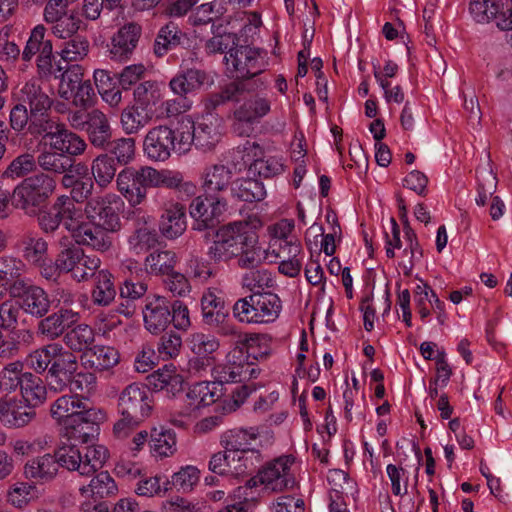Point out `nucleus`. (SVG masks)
<instances>
[{
  "mask_svg": "<svg viewBox=\"0 0 512 512\" xmlns=\"http://www.w3.org/2000/svg\"><path fill=\"white\" fill-rule=\"evenodd\" d=\"M181 182L182 178L178 174L168 170H157L151 166L126 167L116 178L117 190L131 207H137L145 202L149 188L176 189Z\"/></svg>",
  "mask_w": 512,
  "mask_h": 512,
  "instance_id": "1",
  "label": "nucleus"
},
{
  "mask_svg": "<svg viewBox=\"0 0 512 512\" xmlns=\"http://www.w3.org/2000/svg\"><path fill=\"white\" fill-rule=\"evenodd\" d=\"M153 409V392L142 383L129 384L121 392L118 410L121 418L114 424L113 432L118 438H125L147 419Z\"/></svg>",
  "mask_w": 512,
  "mask_h": 512,
  "instance_id": "2",
  "label": "nucleus"
},
{
  "mask_svg": "<svg viewBox=\"0 0 512 512\" xmlns=\"http://www.w3.org/2000/svg\"><path fill=\"white\" fill-rule=\"evenodd\" d=\"M188 122H182L181 118L177 123L159 125L151 128L143 141V151L151 161L164 162L173 153L188 151Z\"/></svg>",
  "mask_w": 512,
  "mask_h": 512,
  "instance_id": "3",
  "label": "nucleus"
},
{
  "mask_svg": "<svg viewBox=\"0 0 512 512\" xmlns=\"http://www.w3.org/2000/svg\"><path fill=\"white\" fill-rule=\"evenodd\" d=\"M258 242V236L246 221L228 223L213 231V242L207 255L215 263L228 262L243 252L244 247Z\"/></svg>",
  "mask_w": 512,
  "mask_h": 512,
  "instance_id": "4",
  "label": "nucleus"
},
{
  "mask_svg": "<svg viewBox=\"0 0 512 512\" xmlns=\"http://www.w3.org/2000/svg\"><path fill=\"white\" fill-rule=\"evenodd\" d=\"M56 189L55 180L46 173H37L25 178L11 195L12 205L29 217H35L46 207Z\"/></svg>",
  "mask_w": 512,
  "mask_h": 512,
  "instance_id": "5",
  "label": "nucleus"
},
{
  "mask_svg": "<svg viewBox=\"0 0 512 512\" xmlns=\"http://www.w3.org/2000/svg\"><path fill=\"white\" fill-rule=\"evenodd\" d=\"M281 308L282 303L276 293L257 290L238 299L233 305L232 312L242 323L263 324L274 322Z\"/></svg>",
  "mask_w": 512,
  "mask_h": 512,
  "instance_id": "6",
  "label": "nucleus"
},
{
  "mask_svg": "<svg viewBox=\"0 0 512 512\" xmlns=\"http://www.w3.org/2000/svg\"><path fill=\"white\" fill-rule=\"evenodd\" d=\"M259 341V335L256 334L238 336L236 346L227 355V364L216 369L217 387L223 383H238L243 380V375L249 373L247 358L258 359L255 350L259 346Z\"/></svg>",
  "mask_w": 512,
  "mask_h": 512,
  "instance_id": "7",
  "label": "nucleus"
},
{
  "mask_svg": "<svg viewBox=\"0 0 512 512\" xmlns=\"http://www.w3.org/2000/svg\"><path fill=\"white\" fill-rule=\"evenodd\" d=\"M33 137L42 136L46 140L45 145L49 150L58 151L69 156H78L87 148L86 142L76 133L65 128L51 119L35 125L29 130Z\"/></svg>",
  "mask_w": 512,
  "mask_h": 512,
  "instance_id": "8",
  "label": "nucleus"
},
{
  "mask_svg": "<svg viewBox=\"0 0 512 512\" xmlns=\"http://www.w3.org/2000/svg\"><path fill=\"white\" fill-rule=\"evenodd\" d=\"M78 211L73 199L67 195L57 197L49 207L36 214L40 230L47 235L55 234L63 225L67 231H74Z\"/></svg>",
  "mask_w": 512,
  "mask_h": 512,
  "instance_id": "9",
  "label": "nucleus"
},
{
  "mask_svg": "<svg viewBox=\"0 0 512 512\" xmlns=\"http://www.w3.org/2000/svg\"><path fill=\"white\" fill-rule=\"evenodd\" d=\"M120 198L114 194L90 198L84 212L94 225H99L106 231L114 233L121 228Z\"/></svg>",
  "mask_w": 512,
  "mask_h": 512,
  "instance_id": "10",
  "label": "nucleus"
},
{
  "mask_svg": "<svg viewBox=\"0 0 512 512\" xmlns=\"http://www.w3.org/2000/svg\"><path fill=\"white\" fill-rule=\"evenodd\" d=\"M227 209V200L224 197H211L208 195L194 198L189 211L194 219L192 229L195 231H207L205 238L210 236L220 222V216Z\"/></svg>",
  "mask_w": 512,
  "mask_h": 512,
  "instance_id": "11",
  "label": "nucleus"
},
{
  "mask_svg": "<svg viewBox=\"0 0 512 512\" xmlns=\"http://www.w3.org/2000/svg\"><path fill=\"white\" fill-rule=\"evenodd\" d=\"M104 414L95 408L83 410L79 416L66 420L65 435L74 443H90L97 438Z\"/></svg>",
  "mask_w": 512,
  "mask_h": 512,
  "instance_id": "12",
  "label": "nucleus"
},
{
  "mask_svg": "<svg viewBox=\"0 0 512 512\" xmlns=\"http://www.w3.org/2000/svg\"><path fill=\"white\" fill-rule=\"evenodd\" d=\"M17 101L29 106V111L32 113V123L29 130L33 129L35 125L44 123L49 120L48 112L53 104L52 99L44 91L42 86L36 80L26 82L17 94Z\"/></svg>",
  "mask_w": 512,
  "mask_h": 512,
  "instance_id": "13",
  "label": "nucleus"
},
{
  "mask_svg": "<svg viewBox=\"0 0 512 512\" xmlns=\"http://www.w3.org/2000/svg\"><path fill=\"white\" fill-rule=\"evenodd\" d=\"M270 111V102L262 97L245 100L235 109L233 130L239 135H249L253 124L258 123Z\"/></svg>",
  "mask_w": 512,
  "mask_h": 512,
  "instance_id": "14",
  "label": "nucleus"
},
{
  "mask_svg": "<svg viewBox=\"0 0 512 512\" xmlns=\"http://www.w3.org/2000/svg\"><path fill=\"white\" fill-rule=\"evenodd\" d=\"M77 369V357L61 345L47 371V381L50 389L55 392L64 391L69 379Z\"/></svg>",
  "mask_w": 512,
  "mask_h": 512,
  "instance_id": "15",
  "label": "nucleus"
},
{
  "mask_svg": "<svg viewBox=\"0 0 512 512\" xmlns=\"http://www.w3.org/2000/svg\"><path fill=\"white\" fill-rule=\"evenodd\" d=\"M142 314L146 330L154 335L162 334L170 325V301L160 295L147 297Z\"/></svg>",
  "mask_w": 512,
  "mask_h": 512,
  "instance_id": "16",
  "label": "nucleus"
},
{
  "mask_svg": "<svg viewBox=\"0 0 512 512\" xmlns=\"http://www.w3.org/2000/svg\"><path fill=\"white\" fill-rule=\"evenodd\" d=\"M195 39H191L187 33L183 32L177 24L169 22L160 28L154 43V53L158 57H163L169 51L182 47L188 51L191 56L197 57L194 48Z\"/></svg>",
  "mask_w": 512,
  "mask_h": 512,
  "instance_id": "17",
  "label": "nucleus"
},
{
  "mask_svg": "<svg viewBox=\"0 0 512 512\" xmlns=\"http://www.w3.org/2000/svg\"><path fill=\"white\" fill-rule=\"evenodd\" d=\"M213 78L203 69L182 68L169 82L172 92L184 99L187 95L200 91L205 85L211 86Z\"/></svg>",
  "mask_w": 512,
  "mask_h": 512,
  "instance_id": "18",
  "label": "nucleus"
},
{
  "mask_svg": "<svg viewBox=\"0 0 512 512\" xmlns=\"http://www.w3.org/2000/svg\"><path fill=\"white\" fill-rule=\"evenodd\" d=\"M202 317L205 324L209 326H221L224 335H232L236 333L233 326L224 325L229 311L226 308L225 301L218 296L215 291L208 290L201 298Z\"/></svg>",
  "mask_w": 512,
  "mask_h": 512,
  "instance_id": "19",
  "label": "nucleus"
},
{
  "mask_svg": "<svg viewBox=\"0 0 512 512\" xmlns=\"http://www.w3.org/2000/svg\"><path fill=\"white\" fill-rule=\"evenodd\" d=\"M12 298L17 299V304L25 313L36 318L44 317L51 307V300L47 292L39 286L28 283Z\"/></svg>",
  "mask_w": 512,
  "mask_h": 512,
  "instance_id": "20",
  "label": "nucleus"
},
{
  "mask_svg": "<svg viewBox=\"0 0 512 512\" xmlns=\"http://www.w3.org/2000/svg\"><path fill=\"white\" fill-rule=\"evenodd\" d=\"M187 228L186 209L179 202L166 203L159 217V233L168 240L179 238Z\"/></svg>",
  "mask_w": 512,
  "mask_h": 512,
  "instance_id": "21",
  "label": "nucleus"
},
{
  "mask_svg": "<svg viewBox=\"0 0 512 512\" xmlns=\"http://www.w3.org/2000/svg\"><path fill=\"white\" fill-rule=\"evenodd\" d=\"M142 33L139 24L130 22L122 26L112 38V45L109 49L111 59L115 61H126L135 50Z\"/></svg>",
  "mask_w": 512,
  "mask_h": 512,
  "instance_id": "22",
  "label": "nucleus"
},
{
  "mask_svg": "<svg viewBox=\"0 0 512 512\" xmlns=\"http://www.w3.org/2000/svg\"><path fill=\"white\" fill-rule=\"evenodd\" d=\"M79 319V314L72 309L61 307L56 312L41 319L38 323V332L48 338L55 340L66 333V330L74 325Z\"/></svg>",
  "mask_w": 512,
  "mask_h": 512,
  "instance_id": "23",
  "label": "nucleus"
},
{
  "mask_svg": "<svg viewBox=\"0 0 512 512\" xmlns=\"http://www.w3.org/2000/svg\"><path fill=\"white\" fill-rule=\"evenodd\" d=\"M36 416L35 408L22 401L0 399V421L11 428L28 425Z\"/></svg>",
  "mask_w": 512,
  "mask_h": 512,
  "instance_id": "24",
  "label": "nucleus"
},
{
  "mask_svg": "<svg viewBox=\"0 0 512 512\" xmlns=\"http://www.w3.org/2000/svg\"><path fill=\"white\" fill-rule=\"evenodd\" d=\"M181 121L188 122V126L190 125L188 129V150L192 144L203 151L211 150L220 141L221 133L213 123L202 121L195 125L189 116H181Z\"/></svg>",
  "mask_w": 512,
  "mask_h": 512,
  "instance_id": "25",
  "label": "nucleus"
},
{
  "mask_svg": "<svg viewBox=\"0 0 512 512\" xmlns=\"http://www.w3.org/2000/svg\"><path fill=\"white\" fill-rule=\"evenodd\" d=\"M24 264L13 257L0 258V288L13 297L27 283L23 277Z\"/></svg>",
  "mask_w": 512,
  "mask_h": 512,
  "instance_id": "26",
  "label": "nucleus"
},
{
  "mask_svg": "<svg viewBox=\"0 0 512 512\" xmlns=\"http://www.w3.org/2000/svg\"><path fill=\"white\" fill-rule=\"evenodd\" d=\"M253 91H255V87H250L247 81L243 79L234 80L222 86L218 92L212 93L207 98L205 107L211 112L228 102H239L244 99L246 92Z\"/></svg>",
  "mask_w": 512,
  "mask_h": 512,
  "instance_id": "27",
  "label": "nucleus"
},
{
  "mask_svg": "<svg viewBox=\"0 0 512 512\" xmlns=\"http://www.w3.org/2000/svg\"><path fill=\"white\" fill-rule=\"evenodd\" d=\"M72 233L78 244L91 246L97 251L105 252L112 246L110 232L99 225L76 224Z\"/></svg>",
  "mask_w": 512,
  "mask_h": 512,
  "instance_id": "28",
  "label": "nucleus"
},
{
  "mask_svg": "<svg viewBox=\"0 0 512 512\" xmlns=\"http://www.w3.org/2000/svg\"><path fill=\"white\" fill-rule=\"evenodd\" d=\"M258 483L263 485L262 491L264 493L282 491L287 487V482H245L234 492V497L238 499V502L227 505L218 512H247L246 503L255 499L253 490L258 486Z\"/></svg>",
  "mask_w": 512,
  "mask_h": 512,
  "instance_id": "29",
  "label": "nucleus"
},
{
  "mask_svg": "<svg viewBox=\"0 0 512 512\" xmlns=\"http://www.w3.org/2000/svg\"><path fill=\"white\" fill-rule=\"evenodd\" d=\"M232 171L223 164L206 167L202 178L205 194L211 197H222L220 194L231 187Z\"/></svg>",
  "mask_w": 512,
  "mask_h": 512,
  "instance_id": "30",
  "label": "nucleus"
},
{
  "mask_svg": "<svg viewBox=\"0 0 512 512\" xmlns=\"http://www.w3.org/2000/svg\"><path fill=\"white\" fill-rule=\"evenodd\" d=\"M217 383L198 382L192 385L185 394L186 405L181 414L189 415L195 409L210 405L216 401Z\"/></svg>",
  "mask_w": 512,
  "mask_h": 512,
  "instance_id": "31",
  "label": "nucleus"
},
{
  "mask_svg": "<svg viewBox=\"0 0 512 512\" xmlns=\"http://www.w3.org/2000/svg\"><path fill=\"white\" fill-rule=\"evenodd\" d=\"M18 247L23 259L32 266L41 263L48 256V242L33 231L20 237Z\"/></svg>",
  "mask_w": 512,
  "mask_h": 512,
  "instance_id": "32",
  "label": "nucleus"
},
{
  "mask_svg": "<svg viewBox=\"0 0 512 512\" xmlns=\"http://www.w3.org/2000/svg\"><path fill=\"white\" fill-rule=\"evenodd\" d=\"M95 148H105L112 138V128L107 116L99 109H92V117L84 130Z\"/></svg>",
  "mask_w": 512,
  "mask_h": 512,
  "instance_id": "33",
  "label": "nucleus"
},
{
  "mask_svg": "<svg viewBox=\"0 0 512 512\" xmlns=\"http://www.w3.org/2000/svg\"><path fill=\"white\" fill-rule=\"evenodd\" d=\"M83 364L97 371L114 367L119 362L118 351L110 346L96 345L81 355Z\"/></svg>",
  "mask_w": 512,
  "mask_h": 512,
  "instance_id": "34",
  "label": "nucleus"
},
{
  "mask_svg": "<svg viewBox=\"0 0 512 512\" xmlns=\"http://www.w3.org/2000/svg\"><path fill=\"white\" fill-rule=\"evenodd\" d=\"M208 468L211 472L222 477L240 478L247 473L244 463L237 462L236 457L227 451L217 452L212 455Z\"/></svg>",
  "mask_w": 512,
  "mask_h": 512,
  "instance_id": "35",
  "label": "nucleus"
},
{
  "mask_svg": "<svg viewBox=\"0 0 512 512\" xmlns=\"http://www.w3.org/2000/svg\"><path fill=\"white\" fill-rule=\"evenodd\" d=\"M88 408V403L79 399L78 396L63 395L51 405L50 412L55 420L62 422L66 427V420H72Z\"/></svg>",
  "mask_w": 512,
  "mask_h": 512,
  "instance_id": "36",
  "label": "nucleus"
},
{
  "mask_svg": "<svg viewBox=\"0 0 512 512\" xmlns=\"http://www.w3.org/2000/svg\"><path fill=\"white\" fill-rule=\"evenodd\" d=\"M231 194L244 202H260L266 197L264 184L255 178H238L231 183Z\"/></svg>",
  "mask_w": 512,
  "mask_h": 512,
  "instance_id": "37",
  "label": "nucleus"
},
{
  "mask_svg": "<svg viewBox=\"0 0 512 512\" xmlns=\"http://www.w3.org/2000/svg\"><path fill=\"white\" fill-rule=\"evenodd\" d=\"M101 150L118 166H127L135 158L136 141L131 137L111 138L109 144Z\"/></svg>",
  "mask_w": 512,
  "mask_h": 512,
  "instance_id": "38",
  "label": "nucleus"
},
{
  "mask_svg": "<svg viewBox=\"0 0 512 512\" xmlns=\"http://www.w3.org/2000/svg\"><path fill=\"white\" fill-rule=\"evenodd\" d=\"M20 392L23 401L34 408L41 406L47 398V389L43 380L30 372H25Z\"/></svg>",
  "mask_w": 512,
  "mask_h": 512,
  "instance_id": "39",
  "label": "nucleus"
},
{
  "mask_svg": "<svg viewBox=\"0 0 512 512\" xmlns=\"http://www.w3.org/2000/svg\"><path fill=\"white\" fill-rule=\"evenodd\" d=\"M95 287L92 291L93 303L108 306L116 297L114 277L108 270H100L95 275Z\"/></svg>",
  "mask_w": 512,
  "mask_h": 512,
  "instance_id": "40",
  "label": "nucleus"
},
{
  "mask_svg": "<svg viewBox=\"0 0 512 512\" xmlns=\"http://www.w3.org/2000/svg\"><path fill=\"white\" fill-rule=\"evenodd\" d=\"M254 439H256V435L254 433H248L246 430L234 429L229 430L222 436L221 443L224 445V448L228 453L236 457L237 462L242 463L243 456L238 453L250 451V441Z\"/></svg>",
  "mask_w": 512,
  "mask_h": 512,
  "instance_id": "41",
  "label": "nucleus"
},
{
  "mask_svg": "<svg viewBox=\"0 0 512 512\" xmlns=\"http://www.w3.org/2000/svg\"><path fill=\"white\" fill-rule=\"evenodd\" d=\"M134 104L136 108L148 114L153 113V108L160 102L161 93L155 82L145 81L134 89Z\"/></svg>",
  "mask_w": 512,
  "mask_h": 512,
  "instance_id": "42",
  "label": "nucleus"
},
{
  "mask_svg": "<svg viewBox=\"0 0 512 512\" xmlns=\"http://www.w3.org/2000/svg\"><path fill=\"white\" fill-rule=\"evenodd\" d=\"M59 469V463L51 454L35 457L24 466L26 478H53Z\"/></svg>",
  "mask_w": 512,
  "mask_h": 512,
  "instance_id": "43",
  "label": "nucleus"
},
{
  "mask_svg": "<svg viewBox=\"0 0 512 512\" xmlns=\"http://www.w3.org/2000/svg\"><path fill=\"white\" fill-rule=\"evenodd\" d=\"M212 32L214 36L210 38L205 48L209 54L226 53L225 56H230L231 50H235L238 46L239 38L234 33H227L223 30V26L212 25Z\"/></svg>",
  "mask_w": 512,
  "mask_h": 512,
  "instance_id": "44",
  "label": "nucleus"
},
{
  "mask_svg": "<svg viewBox=\"0 0 512 512\" xmlns=\"http://www.w3.org/2000/svg\"><path fill=\"white\" fill-rule=\"evenodd\" d=\"M294 457L291 455L280 456L262 467L258 471L257 476L252 477L250 480H279L280 478H287L291 476L290 470L294 464Z\"/></svg>",
  "mask_w": 512,
  "mask_h": 512,
  "instance_id": "45",
  "label": "nucleus"
},
{
  "mask_svg": "<svg viewBox=\"0 0 512 512\" xmlns=\"http://www.w3.org/2000/svg\"><path fill=\"white\" fill-rule=\"evenodd\" d=\"M144 264L149 273L165 277L174 271L176 254L170 250H155L145 258Z\"/></svg>",
  "mask_w": 512,
  "mask_h": 512,
  "instance_id": "46",
  "label": "nucleus"
},
{
  "mask_svg": "<svg viewBox=\"0 0 512 512\" xmlns=\"http://www.w3.org/2000/svg\"><path fill=\"white\" fill-rule=\"evenodd\" d=\"M118 165L105 152L95 157L91 164V174L98 186L105 188L117 177Z\"/></svg>",
  "mask_w": 512,
  "mask_h": 512,
  "instance_id": "47",
  "label": "nucleus"
},
{
  "mask_svg": "<svg viewBox=\"0 0 512 512\" xmlns=\"http://www.w3.org/2000/svg\"><path fill=\"white\" fill-rule=\"evenodd\" d=\"M150 450L156 457L172 456L176 448V434L173 430L153 429L149 441Z\"/></svg>",
  "mask_w": 512,
  "mask_h": 512,
  "instance_id": "48",
  "label": "nucleus"
},
{
  "mask_svg": "<svg viewBox=\"0 0 512 512\" xmlns=\"http://www.w3.org/2000/svg\"><path fill=\"white\" fill-rule=\"evenodd\" d=\"M95 334L93 329L85 324H80L64 334L63 341L66 346L75 352L90 350L94 342Z\"/></svg>",
  "mask_w": 512,
  "mask_h": 512,
  "instance_id": "49",
  "label": "nucleus"
},
{
  "mask_svg": "<svg viewBox=\"0 0 512 512\" xmlns=\"http://www.w3.org/2000/svg\"><path fill=\"white\" fill-rule=\"evenodd\" d=\"M37 163L43 171L54 174H63L72 165L71 156L51 151L46 147L37 156Z\"/></svg>",
  "mask_w": 512,
  "mask_h": 512,
  "instance_id": "50",
  "label": "nucleus"
},
{
  "mask_svg": "<svg viewBox=\"0 0 512 512\" xmlns=\"http://www.w3.org/2000/svg\"><path fill=\"white\" fill-rule=\"evenodd\" d=\"M159 238L155 229L143 226L131 234L128 243L135 254H142L154 249L159 244Z\"/></svg>",
  "mask_w": 512,
  "mask_h": 512,
  "instance_id": "51",
  "label": "nucleus"
},
{
  "mask_svg": "<svg viewBox=\"0 0 512 512\" xmlns=\"http://www.w3.org/2000/svg\"><path fill=\"white\" fill-rule=\"evenodd\" d=\"M46 28L44 25L35 26L29 36L28 41L22 52V59L29 62L36 54L45 50L53 49L52 41L45 38Z\"/></svg>",
  "mask_w": 512,
  "mask_h": 512,
  "instance_id": "52",
  "label": "nucleus"
},
{
  "mask_svg": "<svg viewBox=\"0 0 512 512\" xmlns=\"http://www.w3.org/2000/svg\"><path fill=\"white\" fill-rule=\"evenodd\" d=\"M135 106H128L121 112L120 123L123 131L127 135L137 134L151 120V115L147 112H140Z\"/></svg>",
  "mask_w": 512,
  "mask_h": 512,
  "instance_id": "53",
  "label": "nucleus"
},
{
  "mask_svg": "<svg viewBox=\"0 0 512 512\" xmlns=\"http://www.w3.org/2000/svg\"><path fill=\"white\" fill-rule=\"evenodd\" d=\"M40 490L34 482H14L8 491V501L21 508L38 498Z\"/></svg>",
  "mask_w": 512,
  "mask_h": 512,
  "instance_id": "54",
  "label": "nucleus"
},
{
  "mask_svg": "<svg viewBox=\"0 0 512 512\" xmlns=\"http://www.w3.org/2000/svg\"><path fill=\"white\" fill-rule=\"evenodd\" d=\"M90 44L88 39L81 35L68 37L61 48V58L64 61H80L83 60L89 52Z\"/></svg>",
  "mask_w": 512,
  "mask_h": 512,
  "instance_id": "55",
  "label": "nucleus"
},
{
  "mask_svg": "<svg viewBox=\"0 0 512 512\" xmlns=\"http://www.w3.org/2000/svg\"><path fill=\"white\" fill-rule=\"evenodd\" d=\"M24 365L20 361L7 364L0 372V388L6 392H13L22 387L25 372Z\"/></svg>",
  "mask_w": 512,
  "mask_h": 512,
  "instance_id": "56",
  "label": "nucleus"
},
{
  "mask_svg": "<svg viewBox=\"0 0 512 512\" xmlns=\"http://www.w3.org/2000/svg\"><path fill=\"white\" fill-rule=\"evenodd\" d=\"M60 346L58 343H51L33 351L28 357L30 367L36 373L48 371Z\"/></svg>",
  "mask_w": 512,
  "mask_h": 512,
  "instance_id": "57",
  "label": "nucleus"
},
{
  "mask_svg": "<svg viewBox=\"0 0 512 512\" xmlns=\"http://www.w3.org/2000/svg\"><path fill=\"white\" fill-rule=\"evenodd\" d=\"M478 197L476 203L484 206L489 198L492 199L497 187V178L489 164L478 171Z\"/></svg>",
  "mask_w": 512,
  "mask_h": 512,
  "instance_id": "58",
  "label": "nucleus"
},
{
  "mask_svg": "<svg viewBox=\"0 0 512 512\" xmlns=\"http://www.w3.org/2000/svg\"><path fill=\"white\" fill-rule=\"evenodd\" d=\"M251 53H254V48L238 44L235 50H231L230 56H225L226 64L229 65L231 63L233 70L238 73L235 80L243 79L247 81L245 78L249 73V69L246 66L248 65L247 62Z\"/></svg>",
  "mask_w": 512,
  "mask_h": 512,
  "instance_id": "59",
  "label": "nucleus"
},
{
  "mask_svg": "<svg viewBox=\"0 0 512 512\" xmlns=\"http://www.w3.org/2000/svg\"><path fill=\"white\" fill-rule=\"evenodd\" d=\"M243 287L249 289L252 293L260 290L266 292V288H271L274 285L271 272L266 269H253L246 272L242 277Z\"/></svg>",
  "mask_w": 512,
  "mask_h": 512,
  "instance_id": "60",
  "label": "nucleus"
},
{
  "mask_svg": "<svg viewBox=\"0 0 512 512\" xmlns=\"http://www.w3.org/2000/svg\"><path fill=\"white\" fill-rule=\"evenodd\" d=\"M107 458V450L102 446H91L86 448L85 460L81 466V475L90 477L102 467Z\"/></svg>",
  "mask_w": 512,
  "mask_h": 512,
  "instance_id": "61",
  "label": "nucleus"
},
{
  "mask_svg": "<svg viewBox=\"0 0 512 512\" xmlns=\"http://www.w3.org/2000/svg\"><path fill=\"white\" fill-rule=\"evenodd\" d=\"M53 457H55L56 461L59 463V467L66 468L70 471L78 470L81 474L83 459L75 443L60 447L55 451Z\"/></svg>",
  "mask_w": 512,
  "mask_h": 512,
  "instance_id": "62",
  "label": "nucleus"
},
{
  "mask_svg": "<svg viewBox=\"0 0 512 512\" xmlns=\"http://www.w3.org/2000/svg\"><path fill=\"white\" fill-rule=\"evenodd\" d=\"M52 23L54 24L53 34L60 39L66 40L68 37L79 34L78 31L81 28L82 20L73 14H64Z\"/></svg>",
  "mask_w": 512,
  "mask_h": 512,
  "instance_id": "63",
  "label": "nucleus"
},
{
  "mask_svg": "<svg viewBox=\"0 0 512 512\" xmlns=\"http://www.w3.org/2000/svg\"><path fill=\"white\" fill-rule=\"evenodd\" d=\"M181 347L182 337L170 330L163 332L161 335L157 344V351L163 359H172L179 355Z\"/></svg>",
  "mask_w": 512,
  "mask_h": 512,
  "instance_id": "64",
  "label": "nucleus"
}]
</instances>
